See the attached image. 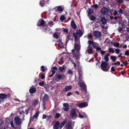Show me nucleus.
<instances>
[{
    "instance_id": "2",
    "label": "nucleus",
    "mask_w": 129,
    "mask_h": 129,
    "mask_svg": "<svg viewBox=\"0 0 129 129\" xmlns=\"http://www.w3.org/2000/svg\"><path fill=\"white\" fill-rule=\"evenodd\" d=\"M123 11L124 10L122 9L121 8H118V9L114 11L113 15L115 16H120L124 14Z\"/></svg>"
},
{
    "instance_id": "39",
    "label": "nucleus",
    "mask_w": 129,
    "mask_h": 129,
    "mask_svg": "<svg viewBox=\"0 0 129 129\" xmlns=\"http://www.w3.org/2000/svg\"><path fill=\"white\" fill-rule=\"evenodd\" d=\"M65 19V16L63 15H62L60 18V19L61 21H63Z\"/></svg>"
},
{
    "instance_id": "64",
    "label": "nucleus",
    "mask_w": 129,
    "mask_h": 129,
    "mask_svg": "<svg viewBox=\"0 0 129 129\" xmlns=\"http://www.w3.org/2000/svg\"><path fill=\"white\" fill-rule=\"evenodd\" d=\"M96 49L97 50H101V48L100 47H97L96 48Z\"/></svg>"
},
{
    "instance_id": "1",
    "label": "nucleus",
    "mask_w": 129,
    "mask_h": 129,
    "mask_svg": "<svg viewBox=\"0 0 129 129\" xmlns=\"http://www.w3.org/2000/svg\"><path fill=\"white\" fill-rule=\"evenodd\" d=\"M37 25V26H40L43 31L48 33H51V29L47 26L44 20H40L38 22Z\"/></svg>"
},
{
    "instance_id": "31",
    "label": "nucleus",
    "mask_w": 129,
    "mask_h": 129,
    "mask_svg": "<svg viewBox=\"0 0 129 129\" xmlns=\"http://www.w3.org/2000/svg\"><path fill=\"white\" fill-rule=\"evenodd\" d=\"M88 42L89 45L88 46V48H89L91 45H92V44H93V43L94 42L93 41H91L90 40L88 41Z\"/></svg>"
},
{
    "instance_id": "19",
    "label": "nucleus",
    "mask_w": 129,
    "mask_h": 129,
    "mask_svg": "<svg viewBox=\"0 0 129 129\" xmlns=\"http://www.w3.org/2000/svg\"><path fill=\"white\" fill-rule=\"evenodd\" d=\"M101 21L103 24L104 25L106 23L107 20L104 17H102L101 19Z\"/></svg>"
},
{
    "instance_id": "46",
    "label": "nucleus",
    "mask_w": 129,
    "mask_h": 129,
    "mask_svg": "<svg viewBox=\"0 0 129 129\" xmlns=\"http://www.w3.org/2000/svg\"><path fill=\"white\" fill-rule=\"evenodd\" d=\"M115 50L116 51V53L117 54H119V52L120 51L119 49H115Z\"/></svg>"
},
{
    "instance_id": "36",
    "label": "nucleus",
    "mask_w": 129,
    "mask_h": 129,
    "mask_svg": "<svg viewBox=\"0 0 129 129\" xmlns=\"http://www.w3.org/2000/svg\"><path fill=\"white\" fill-rule=\"evenodd\" d=\"M114 46L116 47H119V44L118 42H116L115 43H114L113 44Z\"/></svg>"
},
{
    "instance_id": "41",
    "label": "nucleus",
    "mask_w": 129,
    "mask_h": 129,
    "mask_svg": "<svg viewBox=\"0 0 129 129\" xmlns=\"http://www.w3.org/2000/svg\"><path fill=\"white\" fill-rule=\"evenodd\" d=\"M105 60L106 61H108L109 60V57L107 56H105L104 57Z\"/></svg>"
},
{
    "instance_id": "57",
    "label": "nucleus",
    "mask_w": 129,
    "mask_h": 129,
    "mask_svg": "<svg viewBox=\"0 0 129 129\" xmlns=\"http://www.w3.org/2000/svg\"><path fill=\"white\" fill-rule=\"evenodd\" d=\"M72 93L71 92H69L67 94V95L68 96H70L71 95H72Z\"/></svg>"
},
{
    "instance_id": "44",
    "label": "nucleus",
    "mask_w": 129,
    "mask_h": 129,
    "mask_svg": "<svg viewBox=\"0 0 129 129\" xmlns=\"http://www.w3.org/2000/svg\"><path fill=\"white\" fill-rule=\"evenodd\" d=\"M67 73L68 74H72L73 73V71L71 70H69L67 72Z\"/></svg>"
},
{
    "instance_id": "33",
    "label": "nucleus",
    "mask_w": 129,
    "mask_h": 129,
    "mask_svg": "<svg viewBox=\"0 0 129 129\" xmlns=\"http://www.w3.org/2000/svg\"><path fill=\"white\" fill-rule=\"evenodd\" d=\"M111 59L112 60L113 62H114L116 59V56H112L111 57Z\"/></svg>"
},
{
    "instance_id": "63",
    "label": "nucleus",
    "mask_w": 129,
    "mask_h": 129,
    "mask_svg": "<svg viewBox=\"0 0 129 129\" xmlns=\"http://www.w3.org/2000/svg\"><path fill=\"white\" fill-rule=\"evenodd\" d=\"M46 118V115L43 114V119H45Z\"/></svg>"
},
{
    "instance_id": "18",
    "label": "nucleus",
    "mask_w": 129,
    "mask_h": 129,
    "mask_svg": "<svg viewBox=\"0 0 129 129\" xmlns=\"http://www.w3.org/2000/svg\"><path fill=\"white\" fill-rule=\"evenodd\" d=\"M71 26L74 29H75L77 28V26L76 24L74 21L72 20L71 22Z\"/></svg>"
},
{
    "instance_id": "61",
    "label": "nucleus",
    "mask_w": 129,
    "mask_h": 129,
    "mask_svg": "<svg viewBox=\"0 0 129 129\" xmlns=\"http://www.w3.org/2000/svg\"><path fill=\"white\" fill-rule=\"evenodd\" d=\"M82 72L81 71H79V76L80 77L81 76V75L82 74Z\"/></svg>"
},
{
    "instance_id": "9",
    "label": "nucleus",
    "mask_w": 129,
    "mask_h": 129,
    "mask_svg": "<svg viewBox=\"0 0 129 129\" xmlns=\"http://www.w3.org/2000/svg\"><path fill=\"white\" fill-rule=\"evenodd\" d=\"M7 97V95L4 94H0V103L4 101L5 99Z\"/></svg>"
},
{
    "instance_id": "10",
    "label": "nucleus",
    "mask_w": 129,
    "mask_h": 129,
    "mask_svg": "<svg viewBox=\"0 0 129 129\" xmlns=\"http://www.w3.org/2000/svg\"><path fill=\"white\" fill-rule=\"evenodd\" d=\"M108 11V10L107 8L104 7L102 8L101 11V13L103 15L105 14Z\"/></svg>"
},
{
    "instance_id": "21",
    "label": "nucleus",
    "mask_w": 129,
    "mask_h": 129,
    "mask_svg": "<svg viewBox=\"0 0 129 129\" xmlns=\"http://www.w3.org/2000/svg\"><path fill=\"white\" fill-rule=\"evenodd\" d=\"M43 101H46L48 100V96L46 93L44 94V97H43Z\"/></svg>"
},
{
    "instance_id": "32",
    "label": "nucleus",
    "mask_w": 129,
    "mask_h": 129,
    "mask_svg": "<svg viewBox=\"0 0 129 129\" xmlns=\"http://www.w3.org/2000/svg\"><path fill=\"white\" fill-rule=\"evenodd\" d=\"M24 112L23 111H21L20 112V116L22 117H23L22 118V119L23 120L24 118Z\"/></svg>"
},
{
    "instance_id": "16",
    "label": "nucleus",
    "mask_w": 129,
    "mask_h": 129,
    "mask_svg": "<svg viewBox=\"0 0 129 129\" xmlns=\"http://www.w3.org/2000/svg\"><path fill=\"white\" fill-rule=\"evenodd\" d=\"M76 34L80 37H81L83 35V33L82 31L80 29H78L76 31Z\"/></svg>"
},
{
    "instance_id": "47",
    "label": "nucleus",
    "mask_w": 129,
    "mask_h": 129,
    "mask_svg": "<svg viewBox=\"0 0 129 129\" xmlns=\"http://www.w3.org/2000/svg\"><path fill=\"white\" fill-rule=\"evenodd\" d=\"M59 69L62 72L64 70V68L63 67H60L59 68Z\"/></svg>"
},
{
    "instance_id": "34",
    "label": "nucleus",
    "mask_w": 129,
    "mask_h": 129,
    "mask_svg": "<svg viewBox=\"0 0 129 129\" xmlns=\"http://www.w3.org/2000/svg\"><path fill=\"white\" fill-rule=\"evenodd\" d=\"M61 115V114H60L57 113H56L55 116V117L56 118H58Z\"/></svg>"
},
{
    "instance_id": "45",
    "label": "nucleus",
    "mask_w": 129,
    "mask_h": 129,
    "mask_svg": "<svg viewBox=\"0 0 129 129\" xmlns=\"http://www.w3.org/2000/svg\"><path fill=\"white\" fill-rule=\"evenodd\" d=\"M11 126L13 127H15L14 125V123L13 121H11L10 123Z\"/></svg>"
},
{
    "instance_id": "53",
    "label": "nucleus",
    "mask_w": 129,
    "mask_h": 129,
    "mask_svg": "<svg viewBox=\"0 0 129 129\" xmlns=\"http://www.w3.org/2000/svg\"><path fill=\"white\" fill-rule=\"evenodd\" d=\"M44 84V82H40L39 83V85L41 86L43 85Z\"/></svg>"
},
{
    "instance_id": "42",
    "label": "nucleus",
    "mask_w": 129,
    "mask_h": 129,
    "mask_svg": "<svg viewBox=\"0 0 129 129\" xmlns=\"http://www.w3.org/2000/svg\"><path fill=\"white\" fill-rule=\"evenodd\" d=\"M88 13V14H91L93 13V11L90 10H89L87 11Z\"/></svg>"
},
{
    "instance_id": "3",
    "label": "nucleus",
    "mask_w": 129,
    "mask_h": 129,
    "mask_svg": "<svg viewBox=\"0 0 129 129\" xmlns=\"http://www.w3.org/2000/svg\"><path fill=\"white\" fill-rule=\"evenodd\" d=\"M108 64L105 61H103L101 64V69L104 71L107 72L108 71L109 68L107 67Z\"/></svg>"
},
{
    "instance_id": "62",
    "label": "nucleus",
    "mask_w": 129,
    "mask_h": 129,
    "mask_svg": "<svg viewBox=\"0 0 129 129\" xmlns=\"http://www.w3.org/2000/svg\"><path fill=\"white\" fill-rule=\"evenodd\" d=\"M64 31L65 32L68 33V32L69 30L67 29H64Z\"/></svg>"
},
{
    "instance_id": "48",
    "label": "nucleus",
    "mask_w": 129,
    "mask_h": 129,
    "mask_svg": "<svg viewBox=\"0 0 129 129\" xmlns=\"http://www.w3.org/2000/svg\"><path fill=\"white\" fill-rule=\"evenodd\" d=\"M41 70L43 72H44L45 71V69H44V66H42L41 67Z\"/></svg>"
},
{
    "instance_id": "55",
    "label": "nucleus",
    "mask_w": 129,
    "mask_h": 129,
    "mask_svg": "<svg viewBox=\"0 0 129 129\" xmlns=\"http://www.w3.org/2000/svg\"><path fill=\"white\" fill-rule=\"evenodd\" d=\"M101 54L102 55H103L106 53V51H104L103 50H101Z\"/></svg>"
},
{
    "instance_id": "28",
    "label": "nucleus",
    "mask_w": 129,
    "mask_h": 129,
    "mask_svg": "<svg viewBox=\"0 0 129 129\" xmlns=\"http://www.w3.org/2000/svg\"><path fill=\"white\" fill-rule=\"evenodd\" d=\"M63 9V7L62 6H59L58 7L57 10L60 11H62Z\"/></svg>"
},
{
    "instance_id": "4",
    "label": "nucleus",
    "mask_w": 129,
    "mask_h": 129,
    "mask_svg": "<svg viewBox=\"0 0 129 129\" xmlns=\"http://www.w3.org/2000/svg\"><path fill=\"white\" fill-rule=\"evenodd\" d=\"M80 79V78H79ZM80 81L78 82V84L81 87V89L82 90H86V85L84 82L81 80H79Z\"/></svg>"
},
{
    "instance_id": "14",
    "label": "nucleus",
    "mask_w": 129,
    "mask_h": 129,
    "mask_svg": "<svg viewBox=\"0 0 129 129\" xmlns=\"http://www.w3.org/2000/svg\"><path fill=\"white\" fill-rule=\"evenodd\" d=\"M72 86H67L65 87L63 89V91L65 92H66L72 89Z\"/></svg>"
},
{
    "instance_id": "17",
    "label": "nucleus",
    "mask_w": 129,
    "mask_h": 129,
    "mask_svg": "<svg viewBox=\"0 0 129 129\" xmlns=\"http://www.w3.org/2000/svg\"><path fill=\"white\" fill-rule=\"evenodd\" d=\"M60 122L59 121H57L55 123L54 125L53 126V128L54 129H58L59 126Z\"/></svg>"
},
{
    "instance_id": "37",
    "label": "nucleus",
    "mask_w": 129,
    "mask_h": 129,
    "mask_svg": "<svg viewBox=\"0 0 129 129\" xmlns=\"http://www.w3.org/2000/svg\"><path fill=\"white\" fill-rule=\"evenodd\" d=\"M109 52L114 53L115 51L113 48H109Z\"/></svg>"
},
{
    "instance_id": "7",
    "label": "nucleus",
    "mask_w": 129,
    "mask_h": 129,
    "mask_svg": "<svg viewBox=\"0 0 129 129\" xmlns=\"http://www.w3.org/2000/svg\"><path fill=\"white\" fill-rule=\"evenodd\" d=\"M64 75H61L57 74L55 79V80L56 82H58L59 81L60 79H62L64 78Z\"/></svg>"
},
{
    "instance_id": "22",
    "label": "nucleus",
    "mask_w": 129,
    "mask_h": 129,
    "mask_svg": "<svg viewBox=\"0 0 129 129\" xmlns=\"http://www.w3.org/2000/svg\"><path fill=\"white\" fill-rule=\"evenodd\" d=\"M36 89L35 88H32L30 89L29 92L30 93H33L35 92Z\"/></svg>"
},
{
    "instance_id": "8",
    "label": "nucleus",
    "mask_w": 129,
    "mask_h": 129,
    "mask_svg": "<svg viewBox=\"0 0 129 129\" xmlns=\"http://www.w3.org/2000/svg\"><path fill=\"white\" fill-rule=\"evenodd\" d=\"M70 114L71 117L73 118H75L76 116V110L75 109L73 108L72 109Z\"/></svg>"
},
{
    "instance_id": "29",
    "label": "nucleus",
    "mask_w": 129,
    "mask_h": 129,
    "mask_svg": "<svg viewBox=\"0 0 129 129\" xmlns=\"http://www.w3.org/2000/svg\"><path fill=\"white\" fill-rule=\"evenodd\" d=\"M66 123V121H64L62 122L61 123L60 125L59 126V127L60 128H62L65 125Z\"/></svg>"
},
{
    "instance_id": "5",
    "label": "nucleus",
    "mask_w": 129,
    "mask_h": 129,
    "mask_svg": "<svg viewBox=\"0 0 129 129\" xmlns=\"http://www.w3.org/2000/svg\"><path fill=\"white\" fill-rule=\"evenodd\" d=\"M73 36L75 38V44H80V38H78L76 33H74L73 34Z\"/></svg>"
},
{
    "instance_id": "6",
    "label": "nucleus",
    "mask_w": 129,
    "mask_h": 129,
    "mask_svg": "<svg viewBox=\"0 0 129 129\" xmlns=\"http://www.w3.org/2000/svg\"><path fill=\"white\" fill-rule=\"evenodd\" d=\"M88 105V104L86 102H83L76 104V106L80 108H83L87 107Z\"/></svg>"
},
{
    "instance_id": "20",
    "label": "nucleus",
    "mask_w": 129,
    "mask_h": 129,
    "mask_svg": "<svg viewBox=\"0 0 129 129\" xmlns=\"http://www.w3.org/2000/svg\"><path fill=\"white\" fill-rule=\"evenodd\" d=\"M57 42L58 43L59 46L61 48H63V43L60 40H59Z\"/></svg>"
},
{
    "instance_id": "43",
    "label": "nucleus",
    "mask_w": 129,
    "mask_h": 129,
    "mask_svg": "<svg viewBox=\"0 0 129 129\" xmlns=\"http://www.w3.org/2000/svg\"><path fill=\"white\" fill-rule=\"evenodd\" d=\"M90 19L91 21H94L95 19V17L94 16H91L90 17Z\"/></svg>"
},
{
    "instance_id": "25",
    "label": "nucleus",
    "mask_w": 129,
    "mask_h": 129,
    "mask_svg": "<svg viewBox=\"0 0 129 129\" xmlns=\"http://www.w3.org/2000/svg\"><path fill=\"white\" fill-rule=\"evenodd\" d=\"M67 129H70L71 127V124L70 123H68L66 125Z\"/></svg>"
},
{
    "instance_id": "50",
    "label": "nucleus",
    "mask_w": 129,
    "mask_h": 129,
    "mask_svg": "<svg viewBox=\"0 0 129 129\" xmlns=\"http://www.w3.org/2000/svg\"><path fill=\"white\" fill-rule=\"evenodd\" d=\"M48 24L50 25H53L54 24V23L52 21H50V22L48 23Z\"/></svg>"
},
{
    "instance_id": "15",
    "label": "nucleus",
    "mask_w": 129,
    "mask_h": 129,
    "mask_svg": "<svg viewBox=\"0 0 129 129\" xmlns=\"http://www.w3.org/2000/svg\"><path fill=\"white\" fill-rule=\"evenodd\" d=\"M74 47L76 51H77L78 52H79L80 48V44H75L74 45Z\"/></svg>"
},
{
    "instance_id": "24",
    "label": "nucleus",
    "mask_w": 129,
    "mask_h": 129,
    "mask_svg": "<svg viewBox=\"0 0 129 129\" xmlns=\"http://www.w3.org/2000/svg\"><path fill=\"white\" fill-rule=\"evenodd\" d=\"M46 1L43 0L42 1H41L40 2V4L41 7H43L44 6L46 3Z\"/></svg>"
},
{
    "instance_id": "54",
    "label": "nucleus",
    "mask_w": 129,
    "mask_h": 129,
    "mask_svg": "<svg viewBox=\"0 0 129 129\" xmlns=\"http://www.w3.org/2000/svg\"><path fill=\"white\" fill-rule=\"evenodd\" d=\"M29 111V109H26L25 111L26 114H27L28 113Z\"/></svg>"
},
{
    "instance_id": "60",
    "label": "nucleus",
    "mask_w": 129,
    "mask_h": 129,
    "mask_svg": "<svg viewBox=\"0 0 129 129\" xmlns=\"http://www.w3.org/2000/svg\"><path fill=\"white\" fill-rule=\"evenodd\" d=\"M98 7V6L96 4H95L94 5L92 6V7H94V8H95V9H96V8H97Z\"/></svg>"
},
{
    "instance_id": "11",
    "label": "nucleus",
    "mask_w": 129,
    "mask_h": 129,
    "mask_svg": "<svg viewBox=\"0 0 129 129\" xmlns=\"http://www.w3.org/2000/svg\"><path fill=\"white\" fill-rule=\"evenodd\" d=\"M63 110L66 111H68L69 109V105L67 103H64L63 104Z\"/></svg>"
},
{
    "instance_id": "58",
    "label": "nucleus",
    "mask_w": 129,
    "mask_h": 129,
    "mask_svg": "<svg viewBox=\"0 0 129 129\" xmlns=\"http://www.w3.org/2000/svg\"><path fill=\"white\" fill-rule=\"evenodd\" d=\"M125 54L127 55H129V52L127 51H126L125 53Z\"/></svg>"
},
{
    "instance_id": "12",
    "label": "nucleus",
    "mask_w": 129,
    "mask_h": 129,
    "mask_svg": "<svg viewBox=\"0 0 129 129\" xmlns=\"http://www.w3.org/2000/svg\"><path fill=\"white\" fill-rule=\"evenodd\" d=\"M14 121L16 124L17 125H19L21 123V119L18 117H16L14 118Z\"/></svg>"
},
{
    "instance_id": "51",
    "label": "nucleus",
    "mask_w": 129,
    "mask_h": 129,
    "mask_svg": "<svg viewBox=\"0 0 129 129\" xmlns=\"http://www.w3.org/2000/svg\"><path fill=\"white\" fill-rule=\"evenodd\" d=\"M117 2L120 4H122L123 2V0H117Z\"/></svg>"
},
{
    "instance_id": "40",
    "label": "nucleus",
    "mask_w": 129,
    "mask_h": 129,
    "mask_svg": "<svg viewBox=\"0 0 129 129\" xmlns=\"http://www.w3.org/2000/svg\"><path fill=\"white\" fill-rule=\"evenodd\" d=\"M35 118L33 117V116H30V120H29V123H31V122L34 120V119Z\"/></svg>"
},
{
    "instance_id": "23",
    "label": "nucleus",
    "mask_w": 129,
    "mask_h": 129,
    "mask_svg": "<svg viewBox=\"0 0 129 129\" xmlns=\"http://www.w3.org/2000/svg\"><path fill=\"white\" fill-rule=\"evenodd\" d=\"M39 101L37 100H35L32 102V105L33 106H35L37 105Z\"/></svg>"
},
{
    "instance_id": "27",
    "label": "nucleus",
    "mask_w": 129,
    "mask_h": 129,
    "mask_svg": "<svg viewBox=\"0 0 129 129\" xmlns=\"http://www.w3.org/2000/svg\"><path fill=\"white\" fill-rule=\"evenodd\" d=\"M53 37L56 39H58L59 38V33L58 32L55 33L53 35Z\"/></svg>"
},
{
    "instance_id": "52",
    "label": "nucleus",
    "mask_w": 129,
    "mask_h": 129,
    "mask_svg": "<svg viewBox=\"0 0 129 129\" xmlns=\"http://www.w3.org/2000/svg\"><path fill=\"white\" fill-rule=\"evenodd\" d=\"M70 61L73 64L74 63V61L72 58H70Z\"/></svg>"
},
{
    "instance_id": "56",
    "label": "nucleus",
    "mask_w": 129,
    "mask_h": 129,
    "mask_svg": "<svg viewBox=\"0 0 129 129\" xmlns=\"http://www.w3.org/2000/svg\"><path fill=\"white\" fill-rule=\"evenodd\" d=\"M51 70L52 74H54L56 72V71L55 70L53 69H52Z\"/></svg>"
},
{
    "instance_id": "35",
    "label": "nucleus",
    "mask_w": 129,
    "mask_h": 129,
    "mask_svg": "<svg viewBox=\"0 0 129 129\" xmlns=\"http://www.w3.org/2000/svg\"><path fill=\"white\" fill-rule=\"evenodd\" d=\"M88 53L89 54H91L92 52V50L91 48H88L87 50Z\"/></svg>"
},
{
    "instance_id": "13",
    "label": "nucleus",
    "mask_w": 129,
    "mask_h": 129,
    "mask_svg": "<svg viewBox=\"0 0 129 129\" xmlns=\"http://www.w3.org/2000/svg\"><path fill=\"white\" fill-rule=\"evenodd\" d=\"M94 36L96 37H99L101 36V33L98 31H94L93 32Z\"/></svg>"
},
{
    "instance_id": "38",
    "label": "nucleus",
    "mask_w": 129,
    "mask_h": 129,
    "mask_svg": "<svg viewBox=\"0 0 129 129\" xmlns=\"http://www.w3.org/2000/svg\"><path fill=\"white\" fill-rule=\"evenodd\" d=\"M78 117L80 118H83L85 117V116H83L80 113H79Z\"/></svg>"
},
{
    "instance_id": "30",
    "label": "nucleus",
    "mask_w": 129,
    "mask_h": 129,
    "mask_svg": "<svg viewBox=\"0 0 129 129\" xmlns=\"http://www.w3.org/2000/svg\"><path fill=\"white\" fill-rule=\"evenodd\" d=\"M93 47L94 48H96L98 46V44L94 42L92 45Z\"/></svg>"
},
{
    "instance_id": "26",
    "label": "nucleus",
    "mask_w": 129,
    "mask_h": 129,
    "mask_svg": "<svg viewBox=\"0 0 129 129\" xmlns=\"http://www.w3.org/2000/svg\"><path fill=\"white\" fill-rule=\"evenodd\" d=\"M39 112L38 111H37L33 116V117L35 118H37L39 114Z\"/></svg>"
},
{
    "instance_id": "59",
    "label": "nucleus",
    "mask_w": 129,
    "mask_h": 129,
    "mask_svg": "<svg viewBox=\"0 0 129 129\" xmlns=\"http://www.w3.org/2000/svg\"><path fill=\"white\" fill-rule=\"evenodd\" d=\"M111 71H112L114 72L115 71V70L113 67H112L111 68Z\"/></svg>"
},
{
    "instance_id": "49",
    "label": "nucleus",
    "mask_w": 129,
    "mask_h": 129,
    "mask_svg": "<svg viewBox=\"0 0 129 129\" xmlns=\"http://www.w3.org/2000/svg\"><path fill=\"white\" fill-rule=\"evenodd\" d=\"M92 36L91 35H88V39H89L90 38H92Z\"/></svg>"
}]
</instances>
